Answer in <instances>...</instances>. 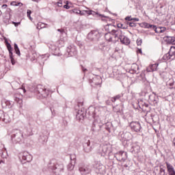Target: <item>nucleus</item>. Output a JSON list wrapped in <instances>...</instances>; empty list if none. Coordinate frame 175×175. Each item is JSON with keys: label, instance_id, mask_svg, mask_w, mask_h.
<instances>
[{"label": "nucleus", "instance_id": "63", "mask_svg": "<svg viewBox=\"0 0 175 175\" xmlns=\"http://www.w3.org/2000/svg\"><path fill=\"white\" fill-rule=\"evenodd\" d=\"M139 21V18H133V21Z\"/></svg>", "mask_w": 175, "mask_h": 175}, {"label": "nucleus", "instance_id": "25", "mask_svg": "<svg viewBox=\"0 0 175 175\" xmlns=\"http://www.w3.org/2000/svg\"><path fill=\"white\" fill-rule=\"evenodd\" d=\"M111 123L109 122L105 124L102 125V129H105L109 133L111 132Z\"/></svg>", "mask_w": 175, "mask_h": 175}, {"label": "nucleus", "instance_id": "29", "mask_svg": "<svg viewBox=\"0 0 175 175\" xmlns=\"http://www.w3.org/2000/svg\"><path fill=\"white\" fill-rule=\"evenodd\" d=\"M2 121L3 122H5V124H8L10 121V118L9 117V115L8 113H4L3 116Z\"/></svg>", "mask_w": 175, "mask_h": 175}, {"label": "nucleus", "instance_id": "8", "mask_svg": "<svg viewBox=\"0 0 175 175\" xmlns=\"http://www.w3.org/2000/svg\"><path fill=\"white\" fill-rule=\"evenodd\" d=\"M100 154L101 157L110 155L111 154V146L110 144H104L100 146Z\"/></svg>", "mask_w": 175, "mask_h": 175}, {"label": "nucleus", "instance_id": "26", "mask_svg": "<svg viewBox=\"0 0 175 175\" xmlns=\"http://www.w3.org/2000/svg\"><path fill=\"white\" fill-rule=\"evenodd\" d=\"M124 96V94L121 93L111 98V100L113 102V103H116L117 100H119V99H121Z\"/></svg>", "mask_w": 175, "mask_h": 175}, {"label": "nucleus", "instance_id": "33", "mask_svg": "<svg viewBox=\"0 0 175 175\" xmlns=\"http://www.w3.org/2000/svg\"><path fill=\"white\" fill-rule=\"evenodd\" d=\"M124 23L126 25H129V27H131V28H136V27H137L136 23H135L133 22L125 21Z\"/></svg>", "mask_w": 175, "mask_h": 175}, {"label": "nucleus", "instance_id": "52", "mask_svg": "<svg viewBox=\"0 0 175 175\" xmlns=\"http://www.w3.org/2000/svg\"><path fill=\"white\" fill-rule=\"evenodd\" d=\"M34 126H35V122H29V126L30 129H32V128H33Z\"/></svg>", "mask_w": 175, "mask_h": 175}, {"label": "nucleus", "instance_id": "56", "mask_svg": "<svg viewBox=\"0 0 175 175\" xmlns=\"http://www.w3.org/2000/svg\"><path fill=\"white\" fill-rule=\"evenodd\" d=\"M80 16H84L85 14H87V12L85 11H81L79 10Z\"/></svg>", "mask_w": 175, "mask_h": 175}, {"label": "nucleus", "instance_id": "47", "mask_svg": "<svg viewBox=\"0 0 175 175\" xmlns=\"http://www.w3.org/2000/svg\"><path fill=\"white\" fill-rule=\"evenodd\" d=\"M124 20H125V21H129V22L133 21V19L132 18V16H126L124 18Z\"/></svg>", "mask_w": 175, "mask_h": 175}, {"label": "nucleus", "instance_id": "31", "mask_svg": "<svg viewBox=\"0 0 175 175\" xmlns=\"http://www.w3.org/2000/svg\"><path fill=\"white\" fill-rule=\"evenodd\" d=\"M131 70H133L134 73H137V70H139V66L136 64H133L131 66Z\"/></svg>", "mask_w": 175, "mask_h": 175}, {"label": "nucleus", "instance_id": "1", "mask_svg": "<svg viewBox=\"0 0 175 175\" xmlns=\"http://www.w3.org/2000/svg\"><path fill=\"white\" fill-rule=\"evenodd\" d=\"M113 36L115 39H118V40H120V42L122 44H125V46H129L131 44V40L125 36L124 33H122V31L121 29H112L111 31H109L105 33V39L108 42H113Z\"/></svg>", "mask_w": 175, "mask_h": 175}, {"label": "nucleus", "instance_id": "11", "mask_svg": "<svg viewBox=\"0 0 175 175\" xmlns=\"http://www.w3.org/2000/svg\"><path fill=\"white\" fill-rule=\"evenodd\" d=\"M144 96L148 97V102L150 105H153L154 106H157L158 105V96H157V94L154 93H152V94H150L148 93H145Z\"/></svg>", "mask_w": 175, "mask_h": 175}, {"label": "nucleus", "instance_id": "45", "mask_svg": "<svg viewBox=\"0 0 175 175\" xmlns=\"http://www.w3.org/2000/svg\"><path fill=\"white\" fill-rule=\"evenodd\" d=\"M150 29H152L153 31H154V32H155L156 33H158L159 27H157V25H152V27H151Z\"/></svg>", "mask_w": 175, "mask_h": 175}, {"label": "nucleus", "instance_id": "16", "mask_svg": "<svg viewBox=\"0 0 175 175\" xmlns=\"http://www.w3.org/2000/svg\"><path fill=\"white\" fill-rule=\"evenodd\" d=\"M83 147L85 152H91V151H92V146H91V142H90V140L85 141L83 144Z\"/></svg>", "mask_w": 175, "mask_h": 175}, {"label": "nucleus", "instance_id": "57", "mask_svg": "<svg viewBox=\"0 0 175 175\" xmlns=\"http://www.w3.org/2000/svg\"><path fill=\"white\" fill-rule=\"evenodd\" d=\"M3 115H4L3 111L0 110V120H2V118H3Z\"/></svg>", "mask_w": 175, "mask_h": 175}, {"label": "nucleus", "instance_id": "17", "mask_svg": "<svg viewBox=\"0 0 175 175\" xmlns=\"http://www.w3.org/2000/svg\"><path fill=\"white\" fill-rule=\"evenodd\" d=\"M86 114L87 113L83 111V109L78 110V111L77 112L76 118L77 120H78V121H81L82 120H84Z\"/></svg>", "mask_w": 175, "mask_h": 175}, {"label": "nucleus", "instance_id": "54", "mask_svg": "<svg viewBox=\"0 0 175 175\" xmlns=\"http://www.w3.org/2000/svg\"><path fill=\"white\" fill-rule=\"evenodd\" d=\"M32 57L31 58V61H35V59H36V53H33L32 54Z\"/></svg>", "mask_w": 175, "mask_h": 175}, {"label": "nucleus", "instance_id": "5", "mask_svg": "<svg viewBox=\"0 0 175 175\" xmlns=\"http://www.w3.org/2000/svg\"><path fill=\"white\" fill-rule=\"evenodd\" d=\"M87 39L90 42H93V43H96V42H98L99 39H100V33L96 30L91 31L88 34Z\"/></svg>", "mask_w": 175, "mask_h": 175}, {"label": "nucleus", "instance_id": "20", "mask_svg": "<svg viewBox=\"0 0 175 175\" xmlns=\"http://www.w3.org/2000/svg\"><path fill=\"white\" fill-rule=\"evenodd\" d=\"M14 105V102L5 100L2 103V106L3 107H5V109H12L13 107V105Z\"/></svg>", "mask_w": 175, "mask_h": 175}, {"label": "nucleus", "instance_id": "15", "mask_svg": "<svg viewBox=\"0 0 175 175\" xmlns=\"http://www.w3.org/2000/svg\"><path fill=\"white\" fill-rule=\"evenodd\" d=\"M6 46L9 51L10 59L11 61V64H12V65H15L16 60H14V57L13 56V47H12V45L8 41H6Z\"/></svg>", "mask_w": 175, "mask_h": 175}, {"label": "nucleus", "instance_id": "51", "mask_svg": "<svg viewBox=\"0 0 175 175\" xmlns=\"http://www.w3.org/2000/svg\"><path fill=\"white\" fill-rule=\"evenodd\" d=\"M142 43H143L142 40L140 39V38H138L137 40V46H142Z\"/></svg>", "mask_w": 175, "mask_h": 175}, {"label": "nucleus", "instance_id": "7", "mask_svg": "<svg viewBox=\"0 0 175 175\" xmlns=\"http://www.w3.org/2000/svg\"><path fill=\"white\" fill-rule=\"evenodd\" d=\"M129 126L133 132L141 133L143 132L142 124L139 121H132L129 124Z\"/></svg>", "mask_w": 175, "mask_h": 175}, {"label": "nucleus", "instance_id": "43", "mask_svg": "<svg viewBox=\"0 0 175 175\" xmlns=\"http://www.w3.org/2000/svg\"><path fill=\"white\" fill-rule=\"evenodd\" d=\"M168 53H170L172 57L173 55H175V46H171Z\"/></svg>", "mask_w": 175, "mask_h": 175}, {"label": "nucleus", "instance_id": "59", "mask_svg": "<svg viewBox=\"0 0 175 175\" xmlns=\"http://www.w3.org/2000/svg\"><path fill=\"white\" fill-rule=\"evenodd\" d=\"M57 31H58V32H61L62 35H64H64H66V33H65V31H64L61 29H58Z\"/></svg>", "mask_w": 175, "mask_h": 175}, {"label": "nucleus", "instance_id": "9", "mask_svg": "<svg viewBox=\"0 0 175 175\" xmlns=\"http://www.w3.org/2000/svg\"><path fill=\"white\" fill-rule=\"evenodd\" d=\"M79 171L81 175H92V169L91 166L88 165H80L79 167Z\"/></svg>", "mask_w": 175, "mask_h": 175}, {"label": "nucleus", "instance_id": "12", "mask_svg": "<svg viewBox=\"0 0 175 175\" xmlns=\"http://www.w3.org/2000/svg\"><path fill=\"white\" fill-rule=\"evenodd\" d=\"M98 111L99 109L94 106H90L85 111L86 114L90 117V118H95L98 116Z\"/></svg>", "mask_w": 175, "mask_h": 175}, {"label": "nucleus", "instance_id": "55", "mask_svg": "<svg viewBox=\"0 0 175 175\" xmlns=\"http://www.w3.org/2000/svg\"><path fill=\"white\" fill-rule=\"evenodd\" d=\"M12 24L14 25V27H18V25L21 24V22H12Z\"/></svg>", "mask_w": 175, "mask_h": 175}, {"label": "nucleus", "instance_id": "62", "mask_svg": "<svg viewBox=\"0 0 175 175\" xmlns=\"http://www.w3.org/2000/svg\"><path fill=\"white\" fill-rule=\"evenodd\" d=\"M61 42H63V43H65L66 42V38H60Z\"/></svg>", "mask_w": 175, "mask_h": 175}, {"label": "nucleus", "instance_id": "3", "mask_svg": "<svg viewBox=\"0 0 175 175\" xmlns=\"http://www.w3.org/2000/svg\"><path fill=\"white\" fill-rule=\"evenodd\" d=\"M11 140L13 144H23L24 143V135L20 130H14L11 135Z\"/></svg>", "mask_w": 175, "mask_h": 175}, {"label": "nucleus", "instance_id": "30", "mask_svg": "<svg viewBox=\"0 0 175 175\" xmlns=\"http://www.w3.org/2000/svg\"><path fill=\"white\" fill-rule=\"evenodd\" d=\"M96 80H98V82H95L96 85H99L102 83V77L100 76L94 77L93 78V81H96Z\"/></svg>", "mask_w": 175, "mask_h": 175}, {"label": "nucleus", "instance_id": "14", "mask_svg": "<svg viewBox=\"0 0 175 175\" xmlns=\"http://www.w3.org/2000/svg\"><path fill=\"white\" fill-rule=\"evenodd\" d=\"M86 14H89V16H94V17H100L103 21H105L106 20L104 18H109V16H106L104 14H98V12L92 10H85Z\"/></svg>", "mask_w": 175, "mask_h": 175}, {"label": "nucleus", "instance_id": "36", "mask_svg": "<svg viewBox=\"0 0 175 175\" xmlns=\"http://www.w3.org/2000/svg\"><path fill=\"white\" fill-rule=\"evenodd\" d=\"M142 25H143V28H146L148 29H150V28L152 27V25L146 22L142 23Z\"/></svg>", "mask_w": 175, "mask_h": 175}, {"label": "nucleus", "instance_id": "22", "mask_svg": "<svg viewBox=\"0 0 175 175\" xmlns=\"http://www.w3.org/2000/svg\"><path fill=\"white\" fill-rule=\"evenodd\" d=\"M163 39L167 44L175 45V37L174 36H165L163 38Z\"/></svg>", "mask_w": 175, "mask_h": 175}, {"label": "nucleus", "instance_id": "46", "mask_svg": "<svg viewBox=\"0 0 175 175\" xmlns=\"http://www.w3.org/2000/svg\"><path fill=\"white\" fill-rule=\"evenodd\" d=\"M11 5L12 6H23V4L21 3H17L16 1H12Z\"/></svg>", "mask_w": 175, "mask_h": 175}, {"label": "nucleus", "instance_id": "18", "mask_svg": "<svg viewBox=\"0 0 175 175\" xmlns=\"http://www.w3.org/2000/svg\"><path fill=\"white\" fill-rule=\"evenodd\" d=\"M71 163L67 165L68 170H73L75 169V165L76 163V156H70Z\"/></svg>", "mask_w": 175, "mask_h": 175}, {"label": "nucleus", "instance_id": "27", "mask_svg": "<svg viewBox=\"0 0 175 175\" xmlns=\"http://www.w3.org/2000/svg\"><path fill=\"white\" fill-rule=\"evenodd\" d=\"M48 139H49V137H47V135H42L40 136L38 140L40 143L44 144V143H46Z\"/></svg>", "mask_w": 175, "mask_h": 175}, {"label": "nucleus", "instance_id": "48", "mask_svg": "<svg viewBox=\"0 0 175 175\" xmlns=\"http://www.w3.org/2000/svg\"><path fill=\"white\" fill-rule=\"evenodd\" d=\"M129 135V133H122L121 135V137L124 139V140H128V138H126V136Z\"/></svg>", "mask_w": 175, "mask_h": 175}, {"label": "nucleus", "instance_id": "53", "mask_svg": "<svg viewBox=\"0 0 175 175\" xmlns=\"http://www.w3.org/2000/svg\"><path fill=\"white\" fill-rule=\"evenodd\" d=\"M64 9H70V7L69 6V1H66V5H64Z\"/></svg>", "mask_w": 175, "mask_h": 175}, {"label": "nucleus", "instance_id": "35", "mask_svg": "<svg viewBox=\"0 0 175 175\" xmlns=\"http://www.w3.org/2000/svg\"><path fill=\"white\" fill-rule=\"evenodd\" d=\"M168 75L169 74L167 72L163 71L160 72L161 77H162V79H163L164 80H166V79H167Z\"/></svg>", "mask_w": 175, "mask_h": 175}, {"label": "nucleus", "instance_id": "58", "mask_svg": "<svg viewBox=\"0 0 175 175\" xmlns=\"http://www.w3.org/2000/svg\"><path fill=\"white\" fill-rule=\"evenodd\" d=\"M146 71H147V72H154V71L152 70V68L151 66H148V67L146 68Z\"/></svg>", "mask_w": 175, "mask_h": 175}, {"label": "nucleus", "instance_id": "64", "mask_svg": "<svg viewBox=\"0 0 175 175\" xmlns=\"http://www.w3.org/2000/svg\"><path fill=\"white\" fill-rule=\"evenodd\" d=\"M137 53H138L139 54H142V49H138Z\"/></svg>", "mask_w": 175, "mask_h": 175}, {"label": "nucleus", "instance_id": "41", "mask_svg": "<svg viewBox=\"0 0 175 175\" xmlns=\"http://www.w3.org/2000/svg\"><path fill=\"white\" fill-rule=\"evenodd\" d=\"M165 31H166V27H159V29L157 30V33H163V32H165Z\"/></svg>", "mask_w": 175, "mask_h": 175}, {"label": "nucleus", "instance_id": "10", "mask_svg": "<svg viewBox=\"0 0 175 175\" xmlns=\"http://www.w3.org/2000/svg\"><path fill=\"white\" fill-rule=\"evenodd\" d=\"M119 162H125L128 159V153L125 151H119L114 155Z\"/></svg>", "mask_w": 175, "mask_h": 175}, {"label": "nucleus", "instance_id": "19", "mask_svg": "<svg viewBox=\"0 0 175 175\" xmlns=\"http://www.w3.org/2000/svg\"><path fill=\"white\" fill-rule=\"evenodd\" d=\"M14 100L18 103V105H21L23 103V95L18 92H16L14 94Z\"/></svg>", "mask_w": 175, "mask_h": 175}, {"label": "nucleus", "instance_id": "6", "mask_svg": "<svg viewBox=\"0 0 175 175\" xmlns=\"http://www.w3.org/2000/svg\"><path fill=\"white\" fill-rule=\"evenodd\" d=\"M92 133L94 136H99L102 131V124H99L98 122L94 121L92 125Z\"/></svg>", "mask_w": 175, "mask_h": 175}, {"label": "nucleus", "instance_id": "34", "mask_svg": "<svg viewBox=\"0 0 175 175\" xmlns=\"http://www.w3.org/2000/svg\"><path fill=\"white\" fill-rule=\"evenodd\" d=\"M1 156L3 158H7L8 157V151H6V148H3L1 152H0Z\"/></svg>", "mask_w": 175, "mask_h": 175}, {"label": "nucleus", "instance_id": "38", "mask_svg": "<svg viewBox=\"0 0 175 175\" xmlns=\"http://www.w3.org/2000/svg\"><path fill=\"white\" fill-rule=\"evenodd\" d=\"M97 170H98V173H103L105 172V166L103 165H98Z\"/></svg>", "mask_w": 175, "mask_h": 175}, {"label": "nucleus", "instance_id": "44", "mask_svg": "<svg viewBox=\"0 0 175 175\" xmlns=\"http://www.w3.org/2000/svg\"><path fill=\"white\" fill-rule=\"evenodd\" d=\"M158 64H151L150 67L152 68V70L153 72H155V70H157V68H158Z\"/></svg>", "mask_w": 175, "mask_h": 175}, {"label": "nucleus", "instance_id": "2", "mask_svg": "<svg viewBox=\"0 0 175 175\" xmlns=\"http://www.w3.org/2000/svg\"><path fill=\"white\" fill-rule=\"evenodd\" d=\"M48 169L53 174L59 175L64 172V165L58 164L55 161L52 160L48 164Z\"/></svg>", "mask_w": 175, "mask_h": 175}, {"label": "nucleus", "instance_id": "13", "mask_svg": "<svg viewBox=\"0 0 175 175\" xmlns=\"http://www.w3.org/2000/svg\"><path fill=\"white\" fill-rule=\"evenodd\" d=\"M21 158L22 159L21 162L22 163H29L32 161V155L29 154V152L25 151L22 154H21Z\"/></svg>", "mask_w": 175, "mask_h": 175}, {"label": "nucleus", "instance_id": "49", "mask_svg": "<svg viewBox=\"0 0 175 175\" xmlns=\"http://www.w3.org/2000/svg\"><path fill=\"white\" fill-rule=\"evenodd\" d=\"M42 28H44V26H43V24L41 23H39L37 25V29H42Z\"/></svg>", "mask_w": 175, "mask_h": 175}, {"label": "nucleus", "instance_id": "39", "mask_svg": "<svg viewBox=\"0 0 175 175\" xmlns=\"http://www.w3.org/2000/svg\"><path fill=\"white\" fill-rule=\"evenodd\" d=\"M49 54L42 55L40 58L42 60V64H44V61H46L47 58H49Z\"/></svg>", "mask_w": 175, "mask_h": 175}, {"label": "nucleus", "instance_id": "23", "mask_svg": "<svg viewBox=\"0 0 175 175\" xmlns=\"http://www.w3.org/2000/svg\"><path fill=\"white\" fill-rule=\"evenodd\" d=\"M67 53L70 57H73V55H76V54H77V51L72 46H68L67 48Z\"/></svg>", "mask_w": 175, "mask_h": 175}, {"label": "nucleus", "instance_id": "42", "mask_svg": "<svg viewBox=\"0 0 175 175\" xmlns=\"http://www.w3.org/2000/svg\"><path fill=\"white\" fill-rule=\"evenodd\" d=\"M162 166H163V165L160 166L159 174L161 175H167L166 174V170L165 169H163V167H162Z\"/></svg>", "mask_w": 175, "mask_h": 175}, {"label": "nucleus", "instance_id": "40", "mask_svg": "<svg viewBox=\"0 0 175 175\" xmlns=\"http://www.w3.org/2000/svg\"><path fill=\"white\" fill-rule=\"evenodd\" d=\"M118 28H121L122 29H128V25H124L122 23L117 24Z\"/></svg>", "mask_w": 175, "mask_h": 175}, {"label": "nucleus", "instance_id": "28", "mask_svg": "<svg viewBox=\"0 0 175 175\" xmlns=\"http://www.w3.org/2000/svg\"><path fill=\"white\" fill-rule=\"evenodd\" d=\"M132 152L134 154H137L138 152H140V146L135 145L132 146Z\"/></svg>", "mask_w": 175, "mask_h": 175}, {"label": "nucleus", "instance_id": "24", "mask_svg": "<svg viewBox=\"0 0 175 175\" xmlns=\"http://www.w3.org/2000/svg\"><path fill=\"white\" fill-rule=\"evenodd\" d=\"M137 104L139 109H144V107H148L150 105L146 103L143 99H138Z\"/></svg>", "mask_w": 175, "mask_h": 175}, {"label": "nucleus", "instance_id": "21", "mask_svg": "<svg viewBox=\"0 0 175 175\" xmlns=\"http://www.w3.org/2000/svg\"><path fill=\"white\" fill-rule=\"evenodd\" d=\"M165 164L167 167V170L168 172V175H175L174 167H173V165H172L168 162H166Z\"/></svg>", "mask_w": 175, "mask_h": 175}, {"label": "nucleus", "instance_id": "4", "mask_svg": "<svg viewBox=\"0 0 175 175\" xmlns=\"http://www.w3.org/2000/svg\"><path fill=\"white\" fill-rule=\"evenodd\" d=\"M35 94H37V96L40 98V99H44V98H47L50 92L49 90L44 88L42 85H38L34 89Z\"/></svg>", "mask_w": 175, "mask_h": 175}, {"label": "nucleus", "instance_id": "60", "mask_svg": "<svg viewBox=\"0 0 175 175\" xmlns=\"http://www.w3.org/2000/svg\"><path fill=\"white\" fill-rule=\"evenodd\" d=\"M174 84H175L174 81L170 83L169 85H170V88H172V87H174Z\"/></svg>", "mask_w": 175, "mask_h": 175}, {"label": "nucleus", "instance_id": "50", "mask_svg": "<svg viewBox=\"0 0 175 175\" xmlns=\"http://www.w3.org/2000/svg\"><path fill=\"white\" fill-rule=\"evenodd\" d=\"M31 14H32V11H31L30 10H27V17H29V18H30V20L32 19V18L31 17Z\"/></svg>", "mask_w": 175, "mask_h": 175}, {"label": "nucleus", "instance_id": "61", "mask_svg": "<svg viewBox=\"0 0 175 175\" xmlns=\"http://www.w3.org/2000/svg\"><path fill=\"white\" fill-rule=\"evenodd\" d=\"M81 69H82V71L83 72V73H85V72H87V68H85L84 66H81Z\"/></svg>", "mask_w": 175, "mask_h": 175}, {"label": "nucleus", "instance_id": "32", "mask_svg": "<svg viewBox=\"0 0 175 175\" xmlns=\"http://www.w3.org/2000/svg\"><path fill=\"white\" fill-rule=\"evenodd\" d=\"M14 49L15 50L16 54L20 57L21 55V53H20V49H18V45H17L16 43L14 44Z\"/></svg>", "mask_w": 175, "mask_h": 175}, {"label": "nucleus", "instance_id": "37", "mask_svg": "<svg viewBox=\"0 0 175 175\" xmlns=\"http://www.w3.org/2000/svg\"><path fill=\"white\" fill-rule=\"evenodd\" d=\"M172 57H173L171 53H170V52H168L167 53H166L165 55H163V59H165V61H167L169 59H170V58H172Z\"/></svg>", "mask_w": 175, "mask_h": 175}]
</instances>
